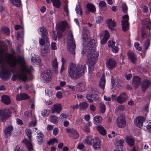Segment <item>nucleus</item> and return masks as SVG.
<instances>
[{
  "instance_id": "obj_1",
  "label": "nucleus",
  "mask_w": 151,
  "mask_h": 151,
  "mask_svg": "<svg viewBox=\"0 0 151 151\" xmlns=\"http://www.w3.org/2000/svg\"><path fill=\"white\" fill-rule=\"evenodd\" d=\"M88 30L83 31L82 35L83 48L82 53L87 54L88 64L94 65L98 57L99 53L96 51V45L94 39H91Z\"/></svg>"
},
{
  "instance_id": "obj_2",
  "label": "nucleus",
  "mask_w": 151,
  "mask_h": 151,
  "mask_svg": "<svg viewBox=\"0 0 151 151\" xmlns=\"http://www.w3.org/2000/svg\"><path fill=\"white\" fill-rule=\"evenodd\" d=\"M86 70L85 65H76L75 63H72L68 69V76L72 79H77L84 74Z\"/></svg>"
},
{
  "instance_id": "obj_3",
  "label": "nucleus",
  "mask_w": 151,
  "mask_h": 151,
  "mask_svg": "<svg viewBox=\"0 0 151 151\" xmlns=\"http://www.w3.org/2000/svg\"><path fill=\"white\" fill-rule=\"evenodd\" d=\"M20 70L21 73L18 75V79L22 81H26L27 79V74L31 73L33 68L32 65L28 66L25 64H23L20 66Z\"/></svg>"
},
{
  "instance_id": "obj_4",
  "label": "nucleus",
  "mask_w": 151,
  "mask_h": 151,
  "mask_svg": "<svg viewBox=\"0 0 151 151\" xmlns=\"http://www.w3.org/2000/svg\"><path fill=\"white\" fill-rule=\"evenodd\" d=\"M38 32L40 34H42V38H39V43L41 46H43L45 43V41L47 42L48 41V38L47 37L48 32L46 29L44 27H40L38 29Z\"/></svg>"
},
{
  "instance_id": "obj_5",
  "label": "nucleus",
  "mask_w": 151,
  "mask_h": 151,
  "mask_svg": "<svg viewBox=\"0 0 151 151\" xmlns=\"http://www.w3.org/2000/svg\"><path fill=\"white\" fill-rule=\"evenodd\" d=\"M70 38L68 40V48L69 51L72 54H74L75 53V49L76 46L72 33H70Z\"/></svg>"
},
{
  "instance_id": "obj_6",
  "label": "nucleus",
  "mask_w": 151,
  "mask_h": 151,
  "mask_svg": "<svg viewBox=\"0 0 151 151\" xmlns=\"http://www.w3.org/2000/svg\"><path fill=\"white\" fill-rule=\"evenodd\" d=\"M66 132L68 134V136L73 139H77L79 137V134L76 130L73 128H67Z\"/></svg>"
},
{
  "instance_id": "obj_7",
  "label": "nucleus",
  "mask_w": 151,
  "mask_h": 151,
  "mask_svg": "<svg viewBox=\"0 0 151 151\" xmlns=\"http://www.w3.org/2000/svg\"><path fill=\"white\" fill-rule=\"evenodd\" d=\"M12 113L9 111L0 110V121L2 122L6 121L11 116Z\"/></svg>"
},
{
  "instance_id": "obj_8",
  "label": "nucleus",
  "mask_w": 151,
  "mask_h": 151,
  "mask_svg": "<svg viewBox=\"0 0 151 151\" xmlns=\"http://www.w3.org/2000/svg\"><path fill=\"white\" fill-rule=\"evenodd\" d=\"M41 76L42 81L45 83H48L51 80L52 74L49 70H45L42 73Z\"/></svg>"
},
{
  "instance_id": "obj_9",
  "label": "nucleus",
  "mask_w": 151,
  "mask_h": 151,
  "mask_svg": "<svg viewBox=\"0 0 151 151\" xmlns=\"http://www.w3.org/2000/svg\"><path fill=\"white\" fill-rule=\"evenodd\" d=\"M117 65V63L113 58H109L106 62V67L109 70L113 69L116 67Z\"/></svg>"
},
{
  "instance_id": "obj_10",
  "label": "nucleus",
  "mask_w": 151,
  "mask_h": 151,
  "mask_svg": "<svg viewBox=\"0 0 151 151\" xmlns=\"http://www.w3.org/2000/svg\"><path fill=\"white\" fill-rule=\"evenodd\" d=\"M116 124L119 128H123L125 127L126 122L124 116H120L116 119Z\"/></svg>"
},
{
  "instance_id": "obj_11",
  "label": "nucleus",
  "mask_w": 151,
  "mask_h": 151,
  "mask_svg": "<svg viewBox=\"0 0 151 151\" xmlns=\"http://www.w3.org/2000/svg\"><path fill=\"white\" fill-rule=\"evenodd\" d=\"M128 98V96L125 92H123L116 98V101L120 104H122L126 102Z\"/></svg>"
},
{
  "instance_id": "obj_12",
  "label": "nucleus",
  "mask_w": 151,
  "mask_h": 151,
  "mask_svg": "<svg viewBox=\"0 0 151 151\" xmlns=\"http://www.w3.org/2000/svg\"><path fill=\"white\" fill-rule=\"evenodd\" d=\"M145 121V119L144 117L142 116L136 117L134 120L135 125L141 128L142 127L143 122Z\"/></svg>"
},
{
  "instance_id": "obj_13",
  "label": "nucleus",
  "mask_w": 151,
  "mask_h": 151,
  "mask_svg": "<svg viewBox=\"0 0 151 151\" xmlns=\"http://www.w3.org/2000/svg\"><path fill=\"white\" fill-rule=\"evenodd\" d=\"M132 84L134 89H136L139 86L141 81V78L138 76H134L132 78Z\"/></svg>"
},
{
  "instance_id": "obj_14",
  "label": "nucleus",
  "mask_w": 151,
  "mask_h": 151,
  "mask_svg": "<svg viewBox=\"0 0 151 151\" xmlns=\"http://www.w3.org/2000/svg\"><path fill=\"white\" fill-rule=\"evenodd\" d=\"M10 74L6 69H2L0 72V78L4 81H6L9 78Z\"/></svg>"
},
{
  "instance_id": "obj_15",
  "label": "nucleus",
  "mask_w": 151,
  "mask_h": 151,
  "mask_svg": "<svg viewBox=\"0 0 151 151\" xmlns=\"http://www.w3.org/2000/svg\"><path fill=\"white\" fill-rule=\"evenodd\" d=\"M93 148L95 150H99L100 148V140L98 137H95L92 140V145Z\"/></svg>"
},
{
  "instance_id": "obj_16",
  "label": "nucleus",
  "mask_w": 151,
  "mask_h": 151,
  "mask_svg": "<svg viewBox=\"0 0 151 151\" xmlns=\"http://www.w3.org/2000/svg\"><path fill=\"white\" fill-rule=\"evenodd\" d=\"M13 129V127L12 125H9L6 127L4 130L6 137L8 138V137H10Z\"/></svg>"
},
{
  "instance_id": "obj_17",
  "label": "nucleus",
  "mask_w": 151,
  "mask_h": 151,
  "mask_svg": "<svg viewBox=\"0 0 151 151\" xmlns=\"http://www.w3.org/2000/svg\"><path fill=\"white\" fill-rule=\"evenodd\" d=\"M141 24L144 28H147L150 30L151 29V22L148 19H145L141 21Z\"/></svg>"
},
{
  "instance_id": "obj_18",
  "label": "nucleus",
  "mask_w": 151,
  "mask_h": 151,
  "mask_svg": "<svg viewBox=\"0 0 151 151\" xmlns=\"http://www.w3.org/2000/svg\"><path fill=\"white\" fill-rule=\"evenodd\" d=\"M14 56L12 54H7V61L9 65L12 67H15L16 65V62L13 60L12 59L14 58Z\"/></svg>"
},
{
  "instance_id": "obj_19",
  "label": "nucleus",
  "mask_w": 151,
  "mask_h": 151,
  "mask_svg": "<svg viewBox=\"0 0 151 151\" xmlns=\"http://www.w3.org/2000/svg\"><path fill=\"white\" fill-rule=\"evenodd\" d=\"M106 23L107 25L108 28L110 29L112 32L114 31L115 29L114 28L116 25V23L112 20V19H107L106 21Z\"/></svg>"
},
{
  "instance_id": "obj_20",
  "label": "nucleus",
  "mask_w": 151,
  "mask_h": 151,
  "mask_svg": "<svg viewBox=\"0 0 151 151\" xmlns=\"http://www.w3.org/2000/svg\"><path fill=\"white\" fill-rule=\"evenodd\" d=\"M29 98L30 96L26 93H20L16 96V99L19 101L27 100Z\"/></svg>"
},
{
  "instance_id": "obj_21",
  "label": "nucleus",
  "mask_w": 151,
  "mask_h": 151,
  "mask_svg": "<svg viewBox=\"0 0 151 151\" xmlns=\"http://www.w3.org/2000/svg\"><path fill=\"white\" fill-rule=\"evenodd\" d=\"M125 139L126 142L129 146L132 147L134 145L135 139L132 136H127Z\"/></svg>"
},
{
  "instance_id": "obj_22",
  "label": "nucleus",
  "mask_w": 151,
  "mask_h": 151,
  "mask_svg": "<svg viewBox=\"0 0 151 151\" xmlns=\"http://www.w3.org/2000/svg\"><path fill=\"white\" fill-rule=\"evenodd\" d=\"M127 55L131 62L133 64H135L136 62V57L135 54L132 52L130 51L128 52Z\"/></svg>"
},
{
  "instance_id": "obj_23",
  "label": "nucleus",
  "mask_w": 151,
  "mask_h": 151,
  "mask_svg": "<svg viewBox=\"0 0 151 151\" xmlns=\"http://www.w3.org/2000/svg\"><path fill=\"white\" fill-rule=\"evenodd\" d=\"M150 84V83L147 79L145 80L142 81L141 87L143 92H145Z\"/></svg>"
},
{
  "instance_id": "obj_24",
  "label": "nucleus",
  "mask_w": 151,
  "mask_h": 151,
  "mask_svg": "<svg viewBox=\"0 0 151 151\" xmlns=\"http://www.w3.org/2000/svg\"><path fill=\"white\" fill-rule=\"evenodd\" d=\"M68 25V23L66 21H62L58 24V29L60 31L64 32Z\"/></svg>"
},
{
  "instance_id": "obj_25",
  "label": "nucleus",
  "mask_w": 151,
  "mask_h": 151,
  "mask_svg": "<svg viewBox=\"0 0 151 151\" xmlns=\"http://www.w3.org/2000/svg\"><path fill=\"white\" fill-rule=\"evenodd\" d=\"M51 110L52 113H57L59 114L62 109L61 105L60 104H55L53 106V108H52Z\"/></svg>"
},
{
  "instance_id": "obj_26",
  "label": "nucleus",
  "mask_w": 151,
  "mask_h": 151,
  "mask_svg": "<svg viewBox=\"0 0 151 151\" xmlns=\"http://www.w3.org/2000/svg\"><path fill=\"white\" fill-rule=\"evenodd\" d=\"M1 101L6 105L10 104L11 101L9 97L6 95H3L1 97Z\"/></svg>"
},
{
  "instance_id": "obj_27",
  "label": "nucleus",
  "mask_w": 151,
  "mask_h": 151,
  "mask_svg": "<svg viewBox=\"0 0 151 151\" xmlns=\"http://www.w3.org/2000/svg\"><path fill=\"white\" fill-rule=\"evenodd\" d=\"M122 30L124 32L127 31L129 29L128 20H123L122 22Z\"/></svg>"
},
{
  "instance_id": "obj_28",
  "label": "nucleus",
  "mask_w": 151,
  "mask_h": 151,
  "mask_svg": "<svg viewBox=\"0 0 151 151\" xmlns=\"http://www.w3.org/2000/svg\"><path fill=\"white\" fill-rule=\"evenodd\" d=\"M31 142L27 139H24L22 141V142L26 144L28 151H31L33 149L32 145Z\"/></svg>"
},
{
  "instance_id": "obj_29",
  "label": "nucleus",
  "mask_w": 151,
  "mask_h": 151,
  "mask_svg": "<svg viewBox=\"0 0 151 151\" xmlns=\"http://www.w3.org/2000/svg\"><path fill=\"white\" fill-rule=\"evenodd\" d=\"M106 84V80L105 79V76L104 74L101 77L100 79V82L99 86L103 90L105 88Z\"/></svg>"
},
{
  "instance_id": "obj_30",
  "label": "nucleus",
  "mask_w": 151,
  "mask_h": 151,
  "mask_svg": "<svg viewBox=\"0 0 151 151\" xmlns=\"http://www.w3.org/2000/svg\"><path fill=\"white\" fill-rule=\"evenodd\" d=\"M37 133L38 135L39 134V135L37 137V143L38 144L40 145L42 144L44 135L42 132L39 130L37 132Z\"/></svg>"
},
{
  "instance_id": "obj_31",
  "label": "nucleus",
  "mask_w": 151,
  "mask_h": 151,
  "mask_svg": "<svg viewBox=\"0 0 151 151\" xmlns=\"http://www.w3.org/2000/svg\"><path fill=\"white\" fill-rule=\"evenodd\" d=\"M96 129L103 136H105L106 135V129L102 126H97L96 127Z\"/></svg>"
},
{
  "instance_id": "obj_32",
  "label": "nucleus",
  "mask_w": 151,
  "mask_h": 151,
  "mask_svg": "<svg viewBox=\"0 0 151 151\" xmlns=\"http://www.w3.org/2000/svg\"><path fill=\"white\" fill-rule=\"evenodd\" d=\"M24 114L25 117L27 119H29L30 118H32V120L33 119V118L34 117L32 115L31 111L27 110L25 111Z\"/></svg>"
},
{
  "instance_id": "obj_33",
  "label": "nucleus",
  "mask_w": 151,
  "mask_h": 151,
  "mask_svg": "<svg viewBox=\"0 0 151 151\" xmlns=\"http://www.w3.org/2000/svg\"><path fill=\"white\" fill-rule=\"evenodd\" d=\"M53 4V6L59 8L61 5L60 0H50Z\"/></svg>"
},
{
  "instance_id": "obj_34",
  "label": "nucleus",
  "mask_w": 151,
  "mask_h": 151,
  "mask_svg": "<svg viewBox=\"0 0 151 151\" xmlns=\"http://www.w3.org/2000/svg\"><path fill=\"white\" fill-rule=\"evenodd\" d=\"M106 110V106L105 104L103 103H101L100 104L99 107V111L101 114H104Z\"/></svg>"
},
{
  "instance_id": "obj_35",
  "label": "nucleus",
  "mask_w": 151,
  "mask_h": 151,
  "mask_svg": "<svg viewBox=\"0 0 151 151\" xmlns=\"http://www.w3.org/2000/svg\"><path fill=\"white\" fill-rule=\"evenodd\" d=\"M110 42L109 41L108 42V45L109 47H111L112 49V51L114 53H117L119 51V48L117 46H115L114 45L112 46V44L111 45H110Z\"/></svg>"
},
{
  "instance_id": "obj_36",
  "label": "nucleus",
  "mask_w": 151,
  "mask_h": 151,
  "mask_svg": "<svg viewBox=\"0 0 151 151\" xmlns=\"http://www.w3.org/2000/svg\"><path fill=\"white\" fill-rule=\"evenodd\" d=\"M93 137L92 135H89L86 138L85 141L87 144L88 145H92Z\"/></svg>"
},
{
  "instance_id": "obj_37",
  "label": "nucleus",
  "mask_w": 151,
  "mask_h": 151,
  "mask_svg": "<svg viewBox=\"0 0 151 151\" xmlns=\"http://www.w3.org/2000/svg\"><path fill=\"white\" fill-rule=\"evenodd\" d=\"M17 61L21 65H22L23 64H24L25 60L24 58L20 55L18 56L17 59Z\"/></svg>"
},
{
  "instance_id": "obj_38",
  "label": "nucleus",
  "mask_w": 151,
  "mask_h": 151,
  "mask_svg": "<svg viewBox=\"0 0 151 151\" xmlns=\"http://www.w3.org/2000/svg\"><path fill=\"white\" fill-rule=\"evenodd\" d=\"M88 104L85 102H83L79 104L80 109L81 110L86 109L88 107Z\"/></svg>"
},
{
  "instance_id": "obj_39",
  "label": "nucleus",
  "mask_w": 151,
  "mask_h": 151,
  "mask_svg": "<svg viewBox=\"0 0 151 151\" xmlns=\"http://www.w3.org/2000/svg\"><path fill=\"white\" fill-rule=\"evenodd\" d=\"M121 82L120 80H117L115 82L111 81L112 85L113 86L115 85L117 88H120L122 86L121 85Z\"/></svg>"
},
{
  "instance_id": "obj_40",
  "label": "nucleus",
  "mask_w": 151,
  "mask_h": 151,
  "mask_svg": "<svg viewBox=\"0 0 151 151\" xmlns=\"http://www.w3.org/2000/svg\"><path fill=\"white\" fill-rule=\"evenodd\" d=\"M10 2L15 6L19 7L21 5L20 0H10Z\"/></svg>"
},
{
  "instance_id": "obj_41",
  "label": "nucleus",
  "mask_w": 151,
  "mask_h": 151,
  "mask_svg": "<svg viewBox=\"0 0 151 151\" xmlns=\"http://www.w3.org/2000/svg\"><path fill=\"white\" fill-rule=\"evenodd\" d=\"M26 133L29 139L30 142H31L32 134V131L30 129H29L26 130Z\"/></svg>"
},
{
  "instance_id": "obj_42",
  "label": "nucleus",
  "mask_w": 151,
  "mask_h": 151,
  "mask_svg": "<svg viewBox=\"0 0 151 151\" xmlns=\"http://www.w3.org/2000/svg\"><path fill=\"white\" fill-rule=\"evenodd\" d=\"M1 30L4 34L7 35H9L10 29L7 27H3L1 28Z\"/></svg>"
},
{
  "instance_id": "obj_43",
  "label": "nucleus",
  "mask_w": 151,
  "mask_h": 151,
  "mask_svg": "<svg viewBox=\"0 0 151 151\" xmlns=\"http://www.w3.org/2000/svg\"><path fill=\"white\" fill-rule=\"evenodd\" d=\"M102 117L99 116H96L93 118L95 122L98 123H101L102 122Z\"/></svg>"
},
{
  "instance_id": "obj_44",
  "label": "nucleus",
  "mask_w": 151,
  "mask_h": 151,
  "mask_svg": "<svg viewBox=\"0 0 151 151\" xmlns=\"http://www.w3.org/2000/svg\"><path fill=\"white\" fill-rule=\"evenodd\" d=\"M50 121L54 124H57L58 122L57 117L54 116H51L50 117Z\"/></svg>"
},
{
  "instance_id": "obj_45",
  "label": "nucleus",
  "mask_w": 151,
  "mask_h": 151,
  "mask_svg": "<svg viewBox=\"0 0 151 151\" xmlns=\"http://www.w3.org/2000/svg\"><path fill=\"white\" fill-rule=\"evenodd\" d=\"M58 143V140L55 138H52L49 140L47 142V144L48 145H51L53 144L54 143Z\"/></svg>"
},
{
  "instance_id": "obj_46",
  "label": "nucleus",
  "mask_w": 151,
  "mask_h": 151,
  "mask_svg": "<svg viewBox=\"0 0 151 151\" xmlns=\"http://www.w3.org/2000/svg\"><path fill=\"white\" fill-rule=\"evenodd\" d=\"M124 140L120 139L118 140L116 142V146L118 147H123L124 146Z\"/></svg>"
},
{
  "instance_id": "obj_47",
  "label": "nucleus",
  "mask_w": 151,
  "mask_h": 151,
  "mask_svg": "<svg viewBox=\"0 0 151 151\" xmlns=\"http://www.w3.org/2000/svg\"><path fill=\"white\" fill-rule=\"evenodd\" d=\"M34 119L33 121L30 122L28 124L29 127H32L36 126L37 125V121L35 117L33 118Z\"/></svg>"
},
{
  "instance_id": "obj_48",
  "label": "nucleus",
  "mask_w": 151,
  "mask_h": 151,
  "mask_svg": "<svg viewBox=\"0 0 151 151\" xmlns=\"http://www.w3.org/2000/svg\"><path fill=\"white\" fill-rule=\"evenodd\" d=\"M86 6L88 9H96L95 6L92 3H88L86 4Z\"/></svg>"
},
{
  "instance_id": "obj_49",
  "label": "nucleus",
  "mask_w": 151,
  "mask_h": 151,
  "mask_svg": "<svg viewBox=\"0 0 151 151\" xmlns=\"http://www.w3.org/2000/svg\"><path fill=\"white\" fill-rule=\"evenodd\" d=\"M150 40L148 39L146 40V42H145L144 44L145 48V49L146 50H147L149 46H150Z\"/></svg>"
},
{
  "instance_id": "obj_50",
  "label": "nucleus",
  "mask_w": 151,
  "mask_h": 151,
  "mask_svg": "<svg viewBox=\"0 0 151 151\" xmlns=\"http://www.w3.org/2000/svg\"><path fill=\"white\" fill-rule=\"evenodd\" d=\"M31 60L32 62H33L34 63H36L38 64L40 63L41 62L40 59L37 57V58H36L35 57H32L31 58Z\"/></svg>"
},
{
  "instance_id": "obj_51",
  "label": "nucleus",
  "mask_w": 151,
  "mask_h": 151,
  "mask_svg": "<svg viewBox=\"0 0 151 151\" xmlns=\"http://www.w3.org/2000/svg\"><path fill=\"white\" fill-rule=\"evenodd\" d=\"M88 73L89 74H91L93 72L94 68V65L88 64Z\"/></svg>"
},
{
  "instance_id": "obj_52",
  "label": "nucleus",
  "mask_w": 151,
  "mask_h": 151,
  "mask_svg": "<svg viewBox=\"0 0 151 151\" xmlns=\"http://www.w3.org/2000/svg\"><path fill=\"white\" fill-rule=\"evenodd\" d=\"M103 32L104 34V36L103 37L109 39L110 37V35L108 31L107 30H105L103 31Z\"/></svg>"
},
{
  "instance_id": "obj_53",
  "label": "nucleus",
  "mask_w": 151,
  "mask_h": 151,
  "mask_svg": "<svg viewBox=\"0 0 151 151\" xmlns=\"http://www.w3.org/2000/svg\"><path fill=\"white\" fill-rule=\"evenodd\" d=\"M86 98L90 103H92L93 100L92 99V94H88L86 96Z\"/></svg>"
},
{
  "instance_id": "obj_54",
  "label": "nucleus",
  "mask_w": 151,
  "mask_h": 151,
  "mask_svg": "<svg viewBox=\"0 0 151 151\" xmlns=\"http://www.w3.org/2000/svg\"><path fill=\"white\" fill-rule=\"evenodd\" d=\"M146 125V128L147 130L149 132L151 131V121H149L147 122Z\"/></svg>"
},
{
  "instance_id": "obj_55",
  "label": "nucleus",
  "mask_w": 151,
  "mask_h": 151,
  "mask_svg": "<svg viewBox=\"0 0 151 151\" xmlns=\"http://www.w3.org/2000/svg\"><path fill=\"white\" fill-rule=\"evenodd\" d=\"M57 60V58H56L53 60L52 63L53 68L55 69H57L58 68V64Z\"/></svg>"
},
{
  "instance_id": "obj_56",
  "label": "nucleus",
  "mask_w": 151,
  "mask_h": 151,
  "mask_svg": "<svg viewBox=\"0 0 151 151\" xmlns=\"http://www.w3.org/2000/svg\"><path fill=\"white\" fill-rule=\"evenodd\" d=\"M103 21V18L101 16L98 17L96 21V24H99Z\"/></svg>"
},
{
  "instance_id": "obj_57",
  "label": "nucleus",
  "mask_w": 151,
  "mask_h": 151,
  "mask_svg": "<svg viewBox=\"0 0 151 151\" xmlns=\"http://www.w3.org/2000/svg\"><path fill=\"white\" fill-rule=\"evenodd\" d=\"M139 44L137 42H136L134 43V47L138 51H140L142 48L139 46Z\"/></svg>"
},
{
  "instance_id": "obj_58",
  "label": "nucleus",
  "mask_w": 151,
  "mask_h": 151,
  "mask_svg": "<svg viewBox=\"0 0 151 151\" xmlns=\"http://www.w3.org/2000/svg\"><path fill=\"white\" fill-rule=\"evenodd\" d=\"M52 36L53 37V40L55 41H56L57 40L58 38V32H56L55 31H53L52 32Z\"/></svg>"
},
{
  "instance_id": "obj_59",
  "label": "nucleus",
  "mask_w": 151,
  "mask_h": 151,
  "mask_svg": "<svg viewBox=\"0 0 151 151\" xmlns=\"http://www.w3.org/2000/svg\"><path fill=\"white\" fill-rule=\"evenodd\" d=\"M85 147L84 145L82 143H79L77 146V149L80 150H81Z\"/></svg>"
},
{
  "instance_id": "obj_60",
  "label": "nucleus",
  "mask_w": 151,
  "mask_h": 151,
  "mask_svg": "<svg viewBox=\"0 0 151 151\" xmlns=\"http://www.w3.org/2000/svg\"><path fill=\"white\" fill-rule=\"evenodd\" d=\"M99 97L98 95L96 94H92V99H93V100H94L95 101H98L99 99Z\"/></svg>"
},
{
  "instance_id": "obj_61",
  "label": "nucleus",
  "mask_w": 151,
  "mask_h": 151,
  "mask_svg": "<svg viewBox=\"0 0 151 151\" xmlns=\"http://www.w3.org/2000/svg\"><path fill=\"white\" fill-rule=\"evenodd\" d=\"M51 49L53 50H56L57 49L56 46V43L55 42H52L51 43Z\"/></svg>"
},
{
  "instance_id": "obj_62",
  "label": "nucleus",
  "mask_w": 151,
  "mask_h": 151,
  "mask_svg": "<svg viewBox=\"0 0 151 151\" xmlns=\"http://www.w3.org/2000/svg\"><path fill=\"white\" fill-rule=\"evenodd\" d=\"M132 76V74L131 73L126 74L125 75V78L127 80L129 81Z\"/></svg>"
},
{
  "instance_id": "obj_63",
  "label": "nucleus",
  "mask_w": 151,
  "mask_h": 151,
  "mask_svg": "<svg viewBox=\"0 0 151 151\" xmlns=\"http://www.w3.org/2000/svg\"><path fill=\"white\" fill-rule=\"evenodd\" d=\"M83 130L85 132H89L90 131V127L88 125H85L84 126Z\"/></svg>"
},
{
  "instance_id": "obj_64",
  "label": "nucleus",
  "mask_w": 151,
  "mask_h": 151,
  "mask_svg": "<svg viewBox=\"0 0 151 151\" xmlns=\"http://www.w3.org/2000/svg\"><path fill=\"white\" fill-rule=\"evenodd\" d=\"M59 132L58 129L57 128H55L53 129V134L55 136L57 135Z\"/></svg>"
}]
</instances>
